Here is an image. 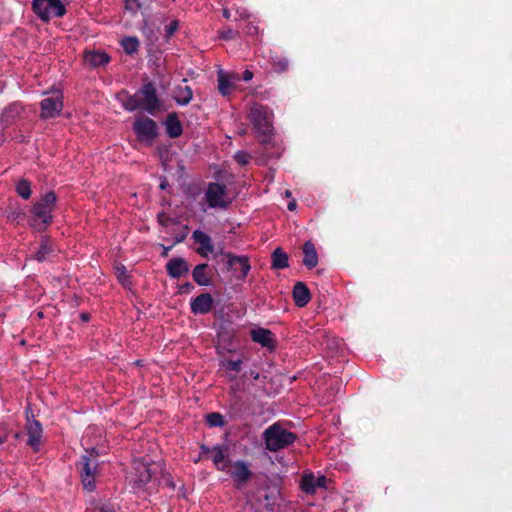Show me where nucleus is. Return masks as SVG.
<instances>
[{
  "mask_svg": "<svg viewBox=\"0 0 512 512\" xmlns=\"http://www.w3.org/2000/svg\"><path fill=\"white\" fill-rule=\"evenodd\" d=\"M227 258L229 269L233 271L238 280H244L251 269L248 257L227 254Z\"/></svg>",
  "mask_w": 512,
  "mask_h": 512,
  "instance_id": "f8f14e48",
  "label": "nucleus"
},
{
  "mask_svg": "<svg viewBox=\"0 0 512 512\" xmlns=\"http://www.w3.org/2000/svg\"><path fill=\"white\" fill-rule=\"evenodd\" d=\"M236 13L238 14L240 19H246L250 16L249 12L245 8H238L236 10Z\"/></svg>",
  "mask_w": 512,
  "mask_h": 512,
  "instance_id": "37998d69",
  "label": "nucleus"
},
{
  "mask_svg": "<svg viewBox=\"0 0 512 512\" xmlns=\"http://www.w3.org/2000/svg\"><path fill=\"white\" fill-rule=\"evenodd\" d=\"M40 106V117L42 119H51L57 117L63 110V94L60 91H57L55 95L44 98L41 101Z\"/></svg>",
  "mask_w": 512,
  "mask_h": 512,
  "instance_id": "1a4fd4ad",
  "label": "nucleus"
},
{
  "mask_svg": "<svg viewBox=\"0 0 512 512\" xmlns=\"http://www.w3.org/2000/svg\"><path fill=\"white\" fill-rule=\"evenodd\" d=\"M201 450L203 453H210V458L218 470L226 471L228 468V462L225 461L227 452L226 447L216 445L213 448H209L202 445Z\"/></svg>",
  "mask_w": 512,
  "mask_h": 512,
  "instance_id": "4468645a",
  "label": "nucleus"
},
{
  "mask_svg": "<svg viewBox=\"0 0 512 512\" xmlns=\"http://www.w3.org/2000/svg\"><path fill=\"white\" fill-rule=\"evenodd\" d=\"M121 46L127 54L135 53L139 48V40L136 37H124L121 40Z\"/></svg>",
  "mask_w": 512,
  "mask_h": 512,
  "instance_id": "473e14b6",
  "label": "nucleus"
},
{
  "mask_svg": "<svg viewBox=\"0 0 512 512\" xmlns=\"http://www.w3.org/2000/svg\"><path fill=\"white\" fill-rule=\"evenodd\" d=\"M125 8L135 14L141 8L140 0H125Z\"/></svg>",
  "mask_w": 512,
  "mask_h": 512,
  "instance_id": "e433bc0d",
  "label": "nucleus"
},
{
  "mask_svg": "<svg viewBox=\"0 0 512 512\" xmlns=\"http://www.w3.org/2000/svg\"><path fill=\"white\" fill-rule=\"evenodd\" d=\"M214 304L210 293H202L193 298L190 302L191 312L195 315H204L211 311Z\"/></svg>",
  "mask_w": 512,
  "mask_h": 512,
  "instance_id": "ddd939ff",
  "label": "nucleus"
},
{
  "mask_svg": "<svg viewBox=\"0 0 512 512\" xmlns=\"http://www.w3.org/2000/svg\"><path fill=\"white\" fill-rule=\"evenodd\" d=\"M207 268L208 264L203 263L196 265L192 271L193 280L199 286H209L211 284V278L206 272Z\"/></svg>",
  "mask_w": 512,
  "mask_h": 512,
  "instance_id": "a878e982",
  "label": "nucleus"
},
{
  "mask_svg": "<svg viewBox=\"0 0 512 512\" xmlns=\"http://www.w3.org/2000/svg\"><path fill=\"white\" fill-rule=\"evenodd\" d=\"M193 240L200 245L197 249V252L203 256L207 257L209 253L214 251V245L212 243L211 237L205 232L197 229L192 233Z\"/></svg>",
  "mask_w": 512,
  "mask_h": 512,
  "instance_id": "f3484780",
  "label": "nucleus"
},
{
  "mask_svg": "<svg viewBox=\"0 0 512 512\" xmlns=\"http://www.w3.org/2000/svg\"><path fill=\"white\" fill-rule=\"evenodd\" d=\"M165 126L166 132L171 138H177L183 132L182 124L175 113L168 115Z\"/></svg>",
  "mask_w": 512,
  "mask_h": 512,
  "instance_id": "393cba45",
  "label": "nucleus"
},
{
  "mask_svg": "<svg viewBox=\"0 0 512 512\" xmlns=\"http://www.w3.org/2000/svg\"><path fill=\"white\" fill-rule=\"evenodd\" d=\"M242 360H220L219 366L220 368L226 371V377L229 381H235L237 378V373H239L242 369Z\"/></svg>",
  "mask_w": 512,
  "mask_h": 512,
  "instance_id": "4be33fe9",
  "label": "nucleus"
},
{
  "mask_svg": "<svg viewBox=\"0 0 512 512\" xmlns=\"http://www.w3.org/2000/svg\"><path fill=\"white\" fill-rule=\"evenodd\" d=\"M98 453L94 448L91 449L90 455H83L81 457V465L82 469L80 472L81 482L83 488L92 492L96 488V476L98 474V461H97Z\"/></svg>",
  "mask_w": 512,
  "mask_h": 512,
  "instance_id": "0eeeda50",
  "label": "nucleus"
},
{
  "mask_svg": "<svg viewBox=\"0 0 512 512\" xmlns=\"http://www.w3.org/2000/svg\"><path fill=\"white\" fill-rule=\"evenodd\" d=\"M303 264L312 269L318 264V254L314 244L311 241H306L303 245Z\"/></svg>",
  "mask_w": 512,
  "mask_h": 512,
  "instance_id": "5701e85b",
  "label": "nucleus"
},
{
  "mask_svg": "<svg viewBox=\"0 0 512 512\" xmlns=\"http://www.w3.org/2000/svg\"><path fill=\"white\" fill-rule=\"evenodd\" d=\"M249 376H250L253 380H258V379L260 378V374H259V372H257V371H253V370H251V371L249 372Z\"/></svg>",
  "mask_w": 512,
  "mask_h": 512,
  "instance_id": "de8ad7c7",
  "label": "nucleus"
},
{
  "mask_svg": "<svg viewBox=\"0 0 512 512\" xmlns=\"http://www.w3.org/2000/svg\"><path fill=\"white\" fill-rule=\"evenodd\" d=\"M189 270L190 266L188 262L181 257L171 258L166 264L167 274L174 279L188 274Z\"/></svg>",
  "mask_w": 512,
  "mask_h": 512,
  "instance_id": "2eb2a0df",
  "label": "nucleus"
},
{
  "mask_svg": "<svg viewBox=\"0 0 512 512\" xmlns=\"http://www.w3.org/2000/svg\"><path fill=\"white\" fill-rule=\"evenodd\" d=\"M23 111V108L20 103L13 102L9 104L5 109L3 110L1 114V121L8 124L15 120Z\"/></svg>",
  "mask_w": 512,
  "mask_h": 512,
  "instance_id": "cd10ccee",
  "label": "nucleus"
},
{
  "mask_svg": "<svg viewBox=\"0 0 512 512\" xmlns=\"http://www.w3.org/2000/svg\"><path fill=\"white\" fill-rule=\"evenodd\" d=\"M269 61L277 73L285 72L289 67L288 59L279 55H271Z\"/></svg>",
  "mask_w": 512,
  "mask_h": 512,
  "instance_id": "c756f323",
  "label": "nucleus"
},
{
  "mask_svg": "<svg viewBox=\"0 0 512 512\" xmlns=\"http://www.w3.org/2000/svg\"><path fill=\"white\" fill-rule=\"evenodd\" d=\"M25 428L28 435L27 445L30 446L34 452H38L40 450L43 435L42 425L39 421L27 417Z\"/></svg>",
  "mask_w": 512,
  "mask_h": 512,
  "instance_id": "9b49d317",
  "label": "nucleus"
},
{
  "mask_svg": "<svg viewBox=\"0 0 512 512\" xmlns=\"http://www.w3.org/2000/svg\"><path fill=\"white\" fill-rule=\"evenodd\" d=\"M222 15L224 18L229 19L231 16L230 10L228 8H224L222 10Z\"/></svg>",
  "mask_w": 512,
  "mask_h": 512,
  "instance_id": "09e8293b",
  "label": "nucleus"
},
{
  "mask_svg": "<svg viewBox=\"0 0 512 512\" xmlns=\"http://www.w3.org/2000/svg\"><path fill=\"white\" fill-rule=\"evenodd\" d=\"M80 319H81L82 321H84V322H87V321H89V319H90V315H89L88 313H81V314H80Z\"/></svg>",
  "mask_w": 512,
  "mask_h": 512,
  "instance_id": "8fccbe9b",
  "label": "nucleus"
},
{
  "mask_svg": "<svg viewBox=\"0 0 512 512\" xmlns=\"http://www.w3.org/2000/svg\"><path fill=\"white\" fill-rule=\"evenodd\" d=\"M288 209L290 211H293V210L296 209V202H295V200H292L291 202L288 203Z\"/></svg>",
  "mask_w": 512,
  "mask_h": 512,
  "instance_id": "3c124183",
  "label": "nucleus"
},
{
  "mask_svg": "<svg viewBox=\"0 0 512 512\" xmlns=\"http://www.w3.org/2000/svg\"><path fill=\"white\" fill-rule=\"evenodd\" d=\"M109 61L110 56L104 51H86L84 54V63L91 68L105 66Z\"/></svg>",
  "mask_w": 512,
  "mask_h": 512,
  "instance_id": "a211bd4d",
  "label": "nucleus"
},
{
  "mask_svg": "<svg viewBox=\"0 0 512 512\" xmlns=\"http://www.w3.org/2000/svg\"><path fill=\"white\" fill-rule=\"evenodd\" d=\"M236 77L223 70H219L217 73L218 90L224 97L229 96L234 88V82Z\"/></svg>",
  "mask_w": 512,
  "mask_h": 512,
  "instance_id": "6ab92c4d",
  "label": "nucleus"
},
{
  "mask_svg": "<svg viewBox=\"0 0 512 512\" xmlns=\"http://www.w3.org/2000/svg\"><path fill=\"white\" fill-rule=\"evenodd\" d=\"M233 199L229 196L225 184L210 182L205 189L201 210L210 209L226 210L232 204Z\"/></svg>",
  "mask_w": 512,
  "mask_h": 512,
  "instance_id": "7ed1b4c3",
  "label": "nucleus"
},
{
  "mask_svg": "<svg viewBox=\"0 0 512 512\" xmlns=\"http://www.w3.org/2000/svg\"><path fill=\"white\" fill-rule=\"evenodd\" d=\"M288 265V255L281 248H276L272 253V268L283 269Z\"/></svg>",
  "mask_w": 512,
  "mask_h": 512,
  "instance_id": "c85d7f7f",
  "label": "nucleus"
},
{
  "mask_svg": "<svg viewBox=\"0 0 512 512\" xmlns=\"http://www.w3.org/2000/svg\"><path fill=\"white\" fill-rule=\"evenodd\" d=\"M263 438L266 449L276 452L293 444L297 436L295 433L284 429L280 424L275 423L264 431Z\"/></svg>",
  "mask_w": 512,
  "mask_h": 512,
  "instance_id": "20e7f679",
  "label": "nucleus"
},
{
  "mask_svg": "<svg viewBox=\"0 0 512 512\" xmlns=\"http://www.w3.org/2000/svg\"><path fill=\"white\" fill-rule=\"evenodd\" d=\"M316 481L313 474H306L301 480V489L307 494H314L316 492Z\"/></svg>",
  "mask_w": 512,
  "mask_h": 512,
  "instance_id": "2f4dec72",
  "label": "nucleus"
},
{
  "mask_svg": "<svg viewBox=\"0 0 512 512\" xmlns=\"http://www.w3.org/2000/svg\"><path fill=\"white\" fill-rule=\"evenodd\" d=\"M116 270L118 279L124 283L125 279L127 278V271L125 266L117 267Z\"/></svg>",
  "mask_w": 512,
  "mask_h": 512,
  "instance_id": "ea45409f",
  "label": "nucleus"
},
{
  "mask_svg": "<svg viewBox=\"0 0 512 512\" xmlns=\"http://www.w3.org/2000/svg\"><path fill=\"white\" fill-rule=\"evenodd\" d=\"M315 481H316V489L317 488H325L326 487V477L325 476H319V477H315Z\"/></svg>",
  "mask_w": 512,
  "mask_h": 512,
  "instance_id": "79ce46f5",
  "label": "nucleus"
},
{
  "mask_svg": "<svg viewBox=\"0 0 512 512\" xmlns=\"http://www.w3.org/2000/svg\"><path fill=\"white\" fill-rule=\"evenodd\" d=\"M251 338L254 342L259 343L263 347H272V332L268 329L257 328L251 331Z\"/></svg>",
  "mask_w": 512,
  "mask_h": 512,
  "instance_id": "b1692460",
  "label": "nucleus"
},
{
  "mask_svg": "<svg viewBox=\"0 0 512 512\" xmlns=\"http://www.w3.org/2000/svg\"><path fill=\"white\" fill-rule=\"evenodd\" d=\"M32 10L43 22L63 17L67 12L61 0H33Z\"/></svg>",
  "mask_w": 512,
  "mask_h": 512,
  "instance_id": "423d86ee",
  "label": "nucleus"
},
{
  "mask_svg": "<svg viewBox=\"0 0 512 512\" xmlns=\"http://www.w3.org/2000/svg\"><path fill=\"white\" fill-rule=\"evenodd\" d=\"M206 423L209 427H221L224 425V419L220 413L213 412L206 416Z\"/></svg>",
  "mask_w": 512,
  "mask_h": 512,
  "instance_id": "f704fd0d",
  "label": "nucleus"
},
{
  "mask_svg": "<svg viewBox=\"0 0 512 512\" xmlns=\"http://www.w3.org/2000/svg\"><path fill=\"white\" fill-rule=\"evenodd\" d=\"M21 214V211H10L7 215L8 219L16 220Z\"/></svg>",
  "mask_w": 512,
  "mask_h": 512,
  "instance_id": "49530a36",
  "label": "nucleus"
},
{
  "mask_svg": "<svg viewBox=\"0 0 512 512\" xmlns=\"http://www.w3.org/2000/svg\"><path fill=\"white\" fill-rule=\"evenodd\" d=\"M176 26H177V23H176V22L171 23V24L169 25V33H170V34H171V33H173V31L176 29Z\"/></svg>",
  "mask_w": 512,
  "mask_h": 512,
  "instance_id": "603ef678",
  "label": "nucleus"
},
{
  "mask_svg": "<svg viewBox=\"0 0 512 512\" xmlns=\"http://www.w3.org/2000/svg\"><path fill=\"white\" fill-rule=\"evenodd\" d=\"M238 36V32L233 29H225L219 32V37L223 40L235 39Z\"/></svg>",
  "mask_w": 512,
  "mask_h": 512,
  "instance_id": "4c0bfd02",
  "label": "nucleus"
},
{
  "mask_svg": "<svg viewBox=\"0 0 512 512\" xmlns=\"http://www.w3.org/2000/svg\"><path fill=\"white\" fill-rule=\"evenodd\" d=\"M193 289H194V286H193L191 283L186 282V283H184V284H182V285H180V286L178 287V292H179L180 294H188V293H190Z\"/></svg>",
  "mask_w": 512,
  "mask_h": 512,
  "instance_id": "58836bf2",
  "label": "nucleus"
},
{
  "mask_svg": "<svg viewBox=\"0 0 512 512\" xmlns=\"http://www.w3.org/2000/svg\"><path fill=\"white\" fill-rule=\"evenodd\" d=\"M253 76H254V75H253V72H252V71H250V70H248V69H246V70L243 72V76H242V78H243V80H244V81H246V82H247V81L252 80Z\"/></svg>",
  "mask_w": 512,
  "mask_h": 512,
  "instance_id": "c03bdc74",
  "label": "nucleus"
},
{
  "mask_svg": "<svg viewBox=\"0 0 512 512\" xmlns=\"http://www.w3.org/2000/svg\"><path fill=\"white\" fill-rule=\"evenodd\" d=\"M167 185H168V184H167L166 182H162V183L160 184V188H161V189H165V188L167 187Z\"/></svg>",
  "mask_w": 512,
  "mask_h": 512,
  "instance_id": "6e6d98bb",
  "label": "nucleus"
},
{
  "mask_svg": "<svg viewBox=\"0 0 512 512\" xmlns=\"http://www.w3.org/2000/svg\"><path fill=\"white\" fill-rule=\"evenodd\" d=\"M250 158V154L246 151H238L234 155L235 161L241 166L248 164Z\"/></svg>",
  "mask_w": 512,
  "mask_h": 512,
  "instance_id": "c9c22d12",
  "label": "nucleus"
},
{
  "mask_svg": "<svg viewBox=\"0 0 512 512\" xmlns=\"http://www.w3.org/2000/svg\"><path fill=\"white\" fill-rule=\"evenodd\" d=\"M16 191L20 197L27 200L31 197V184L26 179H21L16 185Z\"/></svg>",
  "mask_w": 512,
  "mask_h": 512,
  "instance_id": "72a5a7b5",
  "label": "nucleus"
},
{
  "mask_svg": "<svg viewBox=\"0 0 512 512\" xmlns=\"http://www.w3.org/2000/svg\"><path fill=\"white\" fill-rule=\"evenodd\" d=\"M152 472L150 464L142 458L134 459L132 470L128 475V482L135 493L145 490L151 482Z\"/></svg>",
  "mask_w": 512,
  "mask_h": 512,
  "instance_id": "39448f33",
  "label": "nucleus"
},
{
  "mask_svg": "<svg viewBox=\"0 0 512 512\" xmlns=\"http://www.w3.org/2000/svg\"><path fill=\"white\" fill-rule=\"evenodd\" d=\"M193 98V91L190 86H177L174 90V100L181 106L188 105Z\"/></svg>",
  "mask_w": 512,
  "mask_h": 512,
  "instance_id": "bb28decb",
  "label": "nucleus"
},
{
  "mask_svg": "<svg viewBox=\"0 0 512 512\" xmlns=\"http://www.w3.org/2000/svg\"><path fill=\"white\" fill-rule=\"evenodd\" d=\"M5 442V437L0 435V444Z\"/></svg>",
  "mask_w": 512,
  "mask_h": 512,
  "instance_id": "4d7b16f0",
  "label": "nucleus"
},
{
  "mask_svg": "<svg viewBox=\"0 0 512 512\" xmlns=\"http://www.w3.org/2000/svg\"><path fill=\"white\" fill-rule=\"evenodd\" d=\"M56 251L55 243L48 236H42L39 248L34 253V259L38 262H44L54 256Z\"/></svg>",
  "mask_w": 512,
  "mask_h": 512,
  "instance_id": "dca6fc26",
  "label": "nucleus"
},
{
  "mask_svg": "<svg viewBox=\"0 0 512 512\" xmlns=\"http://www.w3.org/2000/svg\"><path fill=\"white\" fill-rule=\"evenodd\" d=\"M123 107L127 111H135L137 109H142V104L140 102V97L138 96V92L134 95H127L126 99L123 101Z\"/></svg>",
  "mask_w": 512,
  "mask_h": 512,
  "instance_id": "7c9ffc66",
  "label": "nucleus"
},
{
  "mask_svg": "<svg viewBox=\"0 0 512 512\" xmlns=\"http://www.w3.org/2000/svg\"><path fill=\"white\" fill-rule=\"evenodd\" d=\"M57 197L53 191L45 193L31 208V215L28 224L37 232H42L53 221V211L56 206Z\"/></svg>",
  "mask_w": 512,
  "mask_h": 512,
  "instance_id": "f257e3e1",
  "label": "nucleus"
},
{
  "mask_svg": "<svg viewBox=\"0 0 512 512\" xmlns=\"http://www.w3.org/2000/svg\"><path fill=\"white\" fill-rule=\"evenodd\" d=\"M246 33L248 35H257L259 33V28L257 25L253 24V23H249L247 26H246Z\"/></svg>",
  "mask_w": 512,
  "mask_h": 512,
  "instance_id": "a19ab883",
  "label": "nucleus"
},
{
  "mask_svg": "<svg viewBox=\"0 0 512 512\" xmlns=\"http://www.w3.org/2000/svg\"><path fill=\"white\" fill-rule=\"evenodd\" d=\"M293 299L298 307H304L311 299L310 291L303 282H297L293 288Z\"/></svg>",
  "mask_w": 512,
  "mask_h": 512,
  "instance_id": "412c9836",
  "label": "nucleus"
},
{
  "mask_svg": "<svg viewBox=\"0 0 512 512\" xmlns=\"http://www.w3.org/2000/svg\"><path fill=\"white\" fill-rule=\"evenodd\" d=\"M186 236H187L186 233L175 235V237H174V244H178V243L183 242L185 240Z\"/></svg>",
  "mask_w": 512,
  "mask_h": 512,
  "instance_id": "a18cd8bd",
  "label": "nucleus"
},
{
  "mask_svg": "<svg viewBox=\"0 0 512 512\" xmlns=\"http://www.w3.org/2000/svg\"><path fill=\"white\" fill-rule=\"evenodd\" d=\"M284 195H285V197L290 198V197H291V195H292V193H291V191L286 190V191H285V193H284Z\"/></svg>",
  "mask_w": 512,
  "mask_h": 512,
  "instance_id": "5fc2aeb1",
  "label": "nucleus"
},
{
  "mask_svg": "<svg viewBox=\"0 0 512 512\" xmlns=\"http://www.w3.org/2000/svg\"><path fill=\"white\" fill-rule=\"evenodd\" d=\"M138 96L140 97L142 109L151 114L160 106L157 91L152 82L143 84L138 90Z\"/></svg>",
  "mask_w": 512,
  "mask_h": 512,
  "instance_id": "9d476101",
  "label": "nucleus"
},
{
  "mask_svg": "<svg viewBox=\"0 0 512 512\" xmlns=\"http://www.w3.org/2000/svg\"><path fill=\"white\" fill-rule=\"evenodd\" d=\"M234 470L231 473V476L238 483V485H243L246 483L251 477V471L244 461H236L233 465Z\"/></svg>",
  "mask_w": 512,
  "mask_h": 512,
  "instance_id": "aec40b11",
  "label": "nucleus"
},
{
  "mask_svg": "<svg viewBox=\"0 0 512 512\" xmlns=\"http://www.w3.org/2000/svg\"><path fill=\"white\" fill-rule=\"evenodd\" d=\"M249 119L260 143L268 145L274 131L273 112L264 105L254 103L250 108Z\"/></svg>",
  "mask_w": 512,
  "mask_h": 512,
  "instance_id": "f03ea898",
  "label": "nucleus"
},
{
  "mask_svg": "<svg viewBox=\"0 0 512 512\" xmlns=\"http://www.w3.org/2000/svg\"><path fill=\"white\" fill-rule=\"evenodd\" d=\"M172 248V246H169V247H164V251L162 253L163 256H167L168 255V251Z\"/></svg>",
  "mask_w": 512,
  "mask_h": 512,
  "instance_id": "864d4df0",
  "label": "nucleus"
},
{
  "mask_svg": "<svg viewBox=\"0 0 512 512\" xmlns=\"http://www.w3.org/2000/svg\"><path fill=\"white\" fill-rule=\"evenodd\" d=\"M133 131L140 142L151 145L158 135V126L153 119L142 117L134 122Z\"/></svg>",
  "mask_w": 512,
  "mask_h": 512,
  "instance_id": "6e6552de",
  "label": "nucleus"
}]
</instances>
